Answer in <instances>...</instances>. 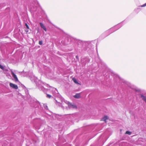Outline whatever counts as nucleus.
Instances as JSON below:
<instances>
[{"label": "nucleus", "instance_id": "15", "mask_svg": "<svg viewBox=\"0 0 146 146\" xmlns=\"http://www.w3.org/2000/svg\"><path fill=\"white\" fill-rule=\"evenodd\" d=\"M76 59H78V56H76Z\"/></svg>", "mask_w": 146, "mask_h": 146}, {"label": "nucleus", "instance_id": "2", "mask_svg": "<svg viewBox=\"0 0 146 146\" xmlns=\"http://www.w3.org/2000/svg\"><path fill=\"white\" fill-rule=\"evenodd\" d=\"M10 86L12 88L17 90L18 89V87L17 85L10 83L9 84Z\"/></svg>", "mask_w": 146, "mask_h": 146}, {"label": "nucleus", "instance_id": "4", "mask_svg": "<svg viewBox=\"0 0 146 146\" xmlns=\"http://www.w3.org/2000/svg\"><path fill=\"white\" fill-rule=\"evenodd\" d=\"M108 119V116L107 115L104 116L102 119L101 120L102 121H104L106 123L107 121H106V120Z\"/></svg>", "mask_w": 146, "mask_h": 146}, {"label": "nucleus", "instance_id": "6", "mask_svg": "<svg viewBox=\"0 0 146 146\" xmlns=\"http://www.w3.org/2000/svg\"><path fill=\"white\" fill-rule=\"evenodd\" d=\"M40 24L41 28H42L45 31H46V28L44 26L43 24L42 23H40Z\"/></svg>", "mask_w": 146, "mask_h": 146}, {"label": "nucleus", "instance_id": "5", "mask_svg": "<svg viewBox=\"0 0 146 146\" xmlns=\"http://www.w3.org/2000/svg\"><path fill=\"white\" fill-rule=\"evenodd\" d=\"M74 97L76 98H80V93L76 94L74 96Z\"/></svg>", "mask_w": 146, "mask_h": 146}, {"label": "nucleus", "instance_id": "13", "mask_svg": "<svg viewBox=\"0 0 146 146\" xmlns=\"http://www.w3.org/2000/svg\"><path fill=\"white\" fill-rule=\"evenodd\" d=\"M0 68L2 70L4 69V67L0 64Z\"/></svg>", "mask_w": 146, "mask_h": 146}, {"label": "nucleus", "instance_id": "7", "mask_svg": "<svg viewBox=\"0 0 146 146\" xmlns=\"http://www.w3.org/2000/svg\"><path fill=\"white\" fill-rule=\"evenodd\" d=\"M141 97L142 98V99L145 102H146V97L144 96L142 94L141 95Z\"/></svg>", "mask_w": 146, "mask_h": 146}, {"label": "nucleus", "instance_id": "3", "mask_svg": "<svg viewBox=\"0 0 146 146\" xmlns=\"http://www.w3.org/2000/svg\"><path fill=\"white\" fill-rule=\"evenodd\" d=\"M11 74L15 79V82L19 81L16 75L13 72H11Z\"/></svg>", "mask_w": 146, "mask_h": 146}, {"label": "nucleus", "instance_id": "11", "mask_svg": "<svg viewBox=\"0 0 146 146\" xmlns=\"http://www.w3.org/2000/svg\"><path fill=\"white\" fill-rule=\"evenodd\" d=\"M25 25L27 29H29V27L28 25L26 23H25Z\"/></svg>", "mask_w": 146, "mask_h": 146}, {"label": "nucleus", "instance_id": "10", "mask_svg": "<svg viewBox=\"0 0 146 146\" xmlns=\"http://www.w3.org/2000/svg\"><path fill=\"white\" fill-rule=\"evenodd\" d=\"M46 97L49 98H50L51 96L48 94H47Z\"/></svg>", "mask_w": 146, "mask_h": 146}, {"label": "nucleus", "instance_id": "14", "mask_svg": "<svg viewBox=\"0 0 146 146\" xmlns=\"http://www.w3.org/2000/svg\"><path fill=\"white\" fill-rule=\"evenodd\" d=\"M146 6V3L143 5H141V6L142 7H144Z\"/></svg>", "mask_w": 146, "mask_h": 146}, {"label": "nucleus", "instance_id": "12", "mask_svg": "<svg viewBox=\"0 0 146 146\" xmlns=\"http://www.w3.org/2000/svg\"><path fill=\"white\" fill-rule=\"evenodd\" d=\"M39 44L40 45H42V41H39Z\"/></svg>", "mask_w": 146, "mask_h": 146}, {"label": "nucleus", "instance_id": "9", "mask_svg": "<svg viewBox=\"0 0 146 146\" xmlns=\"http://www.w3.org/2000/svg\"><path fill=\"white\" fill-rule=\"evenodd\" d=\"M126 134H128L129 135H131V132L128 131H127L125 132Z\"/></svg>", "mask_w": 146, "mask_h": 146}, {"label": "nucleus", "instance_id": "8", "mask_svg": "<svg viewBox=\"0 0 146 146\" xmlns=\"http://www.w3.org/2000/svg\"><path fill=\"white\" fill-rule=\"evenodd\" d=\"M72 80L75 83L78 84L80 85V84L78 83V82L77 81V80L75 78H73Z\"/></svg>", "mask_w": 146, "mask_h": 146}, {"label": "nucleus", "instance_id": "16", "mask_svg": "<svg viewBox=\"0 0 146 146\" xmlns=\"http://www.w3.org/2000/svg\"><path fill=\"white\" fill-rule=\"evenodd\" d=\"M25 31L26 33H28V30H26Z\"/></svg>", "mask_w": 146, "mask_h": 146}, {"label": "nucleus", "instance_id": "1", "mask_svg": "<svg viewBox=\"0 0 146 146\" xmlns=\"http://www.w3.org/2000/svg\"><path fill=\"white\" fill-rule=\"evenodd\" d=\"M68 107L69 108H75L76 109L77 108V106L76 105H73L70 102H68Z\"/></svg>", "mask_w": 146, "mask_h": 146}]
</instances>
